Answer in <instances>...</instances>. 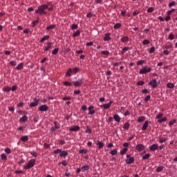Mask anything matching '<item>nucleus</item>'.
Returning a JSON list of instances; mask_svg holds the SVG:
<instances>
[{"label": "nucleus", "mask_w": 177, "mask_h": 177, "mask_svg": "<svg viewBox=\"0 0 177 177\" xmlns=\"http://www.w3.org/2000/svg\"><path fill=\"white\" fill-rule=\"evenodd\" d=\"M173 12H175V8H172L171 10H169V11L167 12V15H168L169 16H171V15H172Z\"/></svg>", "instance_id": "57"}, {"label": "nucleus", "mask_w": 177, "mask_h": 177, "mask_svg": "<svg viewBox=\"0 0 177 177\" xmlns=\"http://www.w3.org/2000/svg\"><path fill=\"white\" fill-rule=\"evenodd\" d=\"M129 127H131V124L129 122H126L124 124L123 128H124V129L128 130V129H129Z\"/></svg>", "instance_id": "36"}, {"label": "nucleus", "mask_w": 177, "mask_h": 177, "mask_svg": "<svg viewBox=\"0 0 177 177\" xmlns=\"http://www.w3.org/2000/svg\"><path fill=\"white\" fill-rule=\"evenodd\" d=\"M69 131H71V132H77V131H80V127L79 126H73Z\"/></svg>", "instance_id": "18"}, {"label": "nucleus", "mask_w": 177, "mask_h": 177, "mask_svg": "<svg viewBox=\"0 0 177 177\" xmlns=\"http://www.w3.org/2000/svg\"><path fill=\"white\" fill-rule=\"evenodd\" d=\"M117 153H118V151H117V149H113V150L111 151V156H116Z\"/></svg>", "instance_id": "48"}, {"label": "nucleus", "mask_w": 177, "mask_h": 177, "mask_svg": "<svg viewBox=\"0 0 177 177\" xmlns=\"http://www.w3.org/2000/svg\"><path fill=\"white\" fill-rule=\"evenodd\" d=\"M113 103V100H111L108 104H104V105H101L100 107H103L104 110H107L111 107V104Z\"/></svg>", "instance_id": "9"}, {"label": "nucleus", "mask_w": 177, "mask_h": 177, "mask_svg": "<svg viewBox=\"0 0 177 177\" xmlns=\"http://www.w3.org/2000/svg\"><path fill=\"white\" fill-rule=\"evenodd\" d=\"M163 169H164V166H160L157 167V169H156V171L158 173H160V172H162Z\"/></svg>", "instance_id": "35"}, {"label": "nucleus", "mask_w": 177, "mask_h": 177, "mask_svg": "<svg viewBox=\"0 0 177 177\" xmlns=\"http://www.w3.org/2000/svg\"><path fill=\"white\" fill-rule=\"evenodd\" d=\"M55 127L51 129L52 132L56 131V129H59L60 128V124L58 122H54Z\"/></svg>", "instance_id": "13"}, {"label": "nucleus", "mask_w": 177, "mask_h": 177, "mask_svg": "<svg viewBox=\"0 0 177 177\" xmlns=\"http://www.w3.org/2000/svg\"><path fill=\"white\" fill-rule=\"evenodd\" d=\"M152 70L151 67L147 68V66H144L142 69L140 70L139 74H147V73H150Z\"/></svg>", "instance_id": "4"}, {"label": "nucleus", "mask_w": 177, "mask_h": 177, "mask_svg": "<svg viewBox=\"0 0 177 177\" xmlns=\"http://www.w3.org/2000/svg\"><path fill=\"white\" fill-rule=\"evenodd\" d=\"M38 23H39V17L37 18V20H35L32 22V27H35V26H37V24H38Z\"/></svg>", "instance_id": "25"}, {"label": "nucleus", "mask_w": 177, "mask_h": 177, "mask_svg": "<svg viewBox=\"0 0 177 177\" xmlns=\"http://www.w3.org/2000/svg\"><path fill=\"white\" fill-rule=\"evenodd\" d=\"M149 85L152 86V88H157V86H158V84H157V80H156V79H153L151 81H150Z\"/></svg>", "instance_id": "10"}, {"label": "nucleus", "mask_w": 177, "mask_h": 177, "mask_svg": "<svg viewBox=\"0 0 177 177\" xmlns=\"http://www.w3.org/2000/svg\"><path fill=\"white\" fill-rule=\"evenodd\" d=\"M169 39H170V41L175 39V35H174L172 33H170L169 35Z\"/></svg>", "instance_id": "44"}, {"label": "nucleus", "mask_w": 177, "mask_h": 177, "mask_svg": "<svg viewBox=\"0 0 177 177\" xmlns=\"http://www.w3.org/2000/svg\"><path fill=\"white\" fill-rule=\"evenodd\" d=\"M148 127H149V120H147L143 124L142 127V131H146Z\"/></svg>", "instance_id": "16"}, {"label": "nucleus", "mask_w": 177, "mask_h": 177, "mask_svg": "<svg viewBox=\"0 0 177 177\" xmlns=\"http://www.w3.org/2000/svg\"><path fill=\"white\" fill-rule=\"evenodd\" d=\"M5 153H6V154H10V153H12V150H10V148H6L4 149Z\"/></svg>", "instance_id": "47"}, {"label": "nucleus", "mask_w": 177, "mask_h": 177, "mask_svg": "<svg viewBox=\"0 0 177 177\" xmlns=\"http://www.w3.org/2000/svg\"><path fill=\"white\" fill-rule=\"evenodd\" d=\"M128 39H129V38L127 36L123 37L121 38V41L122 42H127L128 41Z\"/></svg>", "instance_id": "46"}, {"label": "nucleus", "mask_w": 177, "mask_h": 177, "mask_svg": "<svg viewBox=\"0 0 177 177\" xmlns=\"http://www.w3.org/2000/svg\"><path fill=\"white\" fill-rule=\"evenodd\" d=\"M152 12H154V8L152 7H150L149 8L147 9V12L148 13H152Z\"/></svg>", "instance_id": "60"}, {"label": "nucleus", "mask_w": 177, "mask_h": 177, "mask_svg": "<svg viewBox=\"0 0 177 177\" xmlns=\"http://www.w3.org/2000/svg\"><path fill=\"white\" fill-rule=\"evenodd\" d=\"M110 35H111L110 33H106L105 36L103 38L104 41H111V37H110Z\"/></svg>", "instance_id": "17"}, {"label": "nucleus", "mask_w": 177, "mask_h": 177, "mask_svg": "<svg viewBox=\"0 0 177 177\" xmlns=\"http://www.w3.org/2000/svg\"><path fill=\"white\" fill-rule=\"evenodd\" d=\"M48 9V5L46 4H43L40 6L38 7V9L35 11V13H37L40 15L41 16L42 15H48V12L45 10Z\"/></svg>", "instance_id": "1"}, {"label": "nucleus", "mask_w": 177, "mask_h": 177, "mask_svg": "<svg viewBox=\"0 0 177 177\" xmlns=\"http://www.w3.org/2000/svg\"><path fill=\"white\" fill-rule=\"evenodd\" d=\"M128 49H129V47H124L122 48V55H124L125 53V52H127V50H128Z\"/></svg>", "instance_id": "55"}, {"label": "nucleus", "mask_w": 177, "mask_h": 177, "mask_svg": "<svg viewBox=\"0 0 177 177\" xmlns=\"http://www.w3.org/2000/svg\"><path fill=\"white\" fill-rule=\"evenodd\" d=\"M50 38V35H45L43 37V38H41L39 41V42L41 44H43V42H45V41L49 39Z\"/></svg>", "instance_id": "15"}, {"label": "nucleus", "mask_w": 177, "mask_h": 177, "mask_svg": "<svg viewBox=\"0 0 177 177\" xmlns=\"http://www.w3.org/2000/svg\"><path fill=\"white\" fill-rule=\"evenodd\" d=\"M3 90L4 91V92H10V91L12 90V88H10V87H6Z\"/></svg>", "instance_id": "58"}, {"label": "nucleus", "mask_w": 177, "mask_h": 177, "mask_svg": "<svg viewBox=\"0 0 177 177\" xmlns=\"http://www.w3.org/2000/svg\"><path fill=\"white\" fill-rule=\"evenodd\" d=\"M30 153L31 154V156H33V157H38V154L35 151H30Z\"/></svg>", "instance_id": "49"}, {"label": "nucleus", "mask_w": 177, "mask_h": 177, "mask_svg": "<svg viewBox=\"0 0 177 177\" xmlns=\"http://www.w3.org/2000/svg\"><path fill=\"white\" fill-rule=\"evenodd\" d=\"M89 168V165H84L82 167V172H85V171H88Z\"/></svg>", "instance_id": "29"}, {"label": "nucleus", "mask_w": 177, "mask_h": 177, "mask_svg": "<svg viewBox=\"0 0 177 177\" xmlns=\"http://www.w3.org/2000/svg\"><path fill=\"white\" fill-rule=\"evenodd\" d=\"M101 55H104L105 56H109L110 55V52L107 50H103L101 52Z\"/></svg>", "instance_id": "42"}, {"label": "nucleus", "mask_w": 177, "mask_h": 177, "mask_svg": "<svg viewBox=\"0 0 177 177\" xmlns=\"http://www.w3.org/2000/svg\"><path fill=\"white\" fill-rule=\"evenodd\" d=\"M158 149V145L157 144H153L151 147H149V150L151 151H156Z\"/></svg>", "instance_id": "14"}, {"label": "nucleus", "mask_w": 177, "mask_h": 177, "mask_svg": "<svg viewBox=\"0 0 177 177\" xmlns=\"http://www.w3.org/2000/svg\"><path fill=\"white\" fill-rule=\"evenodd\" d=\"M80 154H86L88 153V150L86 149H82L79 151Z\"/></svg>", "instance_id": "43"}, {"label": "nucleus", "mask_w": 177, "mask_h": 177, "mask_svg": "<svg viewBox=\"0 0 177 177\" xmlns=\"http://www.w3.org/2000/svg\"><path fill=\"white\" fill-rule=\"evenodd\" d=\"M93 109H95V106L93 105H91L88 108V110L89 111L88 112L89 115H93V114H95V110H93Z\"/></svg>", "instance_id": "11"}, {"label": "nucleus", "mask_w": 177, "mask_h": 177, "mask_svg": "<svg viewBox=\"0 0 177 177\" xmlns=\"http://www.w3.org/2000/svg\"><path fill=\"white\" fill-rule=\"evenodd\" d=\"M176 3L175 1H172V2L169 3V8H172V6H175Z\"/></svg>", "instance_id": "61"}, {"label": "nucleus", "mask_w": 177, "mask_h": 177, "mask_svg": "<svg viewBox=\"0 0 177 177\" xmlns=\"http://www.w3.org/2000/svg\"><path fill=\"white\" fill-rule=\"evenodd\" d=\"M127 151H128V148H123L121 151H120V155L121 156H124V154H125L127 153Z\"/></svg>", "instance_id": "33"}, {"label": "nucleus", "mask_w": 177, "mask_h": 177, "mask_svg": "<svg viewBox=\"0 0 177 177\" xmlns=\"http://www.w3.org/2000/svg\"><path fill=\"white\" fill-rule=\"evenodd\" d=\"M146 120V118L145 116H140L138 118V122H143Z\"/></svg>", "instance_id": "34"}, {"label": "nucleus", "mask_w": 177, "mask_h": 177, "mask_svg": "<svg viewBox=\"0 0 177 177\" xmlns=\"http://www.w3.org/2000/svg\"><path fill=\"white\" fill-rule=\"evenodd\" d=\"M59 53V48H56L52 51V55H57Z\"/></svg>", "instance_id": "38"}, {"label": "nucleus", "mask_w": 177, "mask_h": 177, "mask_svg": "<svg viewBox=\"0 0 177 177\" xmlns=\"http://www.w3.org/2000/svg\"><path fill=\"white\" fill-rule=\"evenodd\" d=\"M39 104V99L35 98L34 102H31L29 105V107H37Z\"/></svg>", "instance_id": "6"}, {"label": "nucleus", "mask_w": 177, "mask_h": 177, "mask_svg": "<svg viewBox=\"0 0 177 177\" xmlns=\"http://www.w3.org/2000/svg\"><path fill=\"white\" fill-rule=\"evenodd\" d=\"M145 63V60H140L137 62V66H142Z\"/></svg>", "instance_id": "62"}, {"label": "nucleus", "mask_w": 177, "mask_h": 177, "mask_svg": "<svg viewBox=\"0 0 177 177\" xmlns=\"http://www.w3.org/2000/svg\"><path fill=\"white\" fill-rule=\"evenodd\" d=\"M78 28V25L77 24H73L71 26V30H77Z\"/></svg>", "instance_id": "59"}, {"label": "nucleus", "mask_w": 177, "mask_h": 177, "mask_svg": "<svg viewBox=\"0 0 177 177\" xmlns=\"http://www.w3.org/2000/svg\"><path fill=\"white\" fill-rule=\"evenodd\" d=\"M167 88L169 89H174L175 88V84H174V83H167Z\"/></svg>", "instance_id": "26"}, {"label": "nucleus", "mask_w": 177, "mask_h": 177, "mask_svg": "<svg viewBox=\"0 0 177 177\" xmlns=\"http://www.w3.org/2000/svg\"><path fill=\"white\" fill-rule=\"evenodd\" d=\"M150 99H151V96L150 95H148L145 97V102H149V100H150Z\"/></svg>", "instance_id": "53"}, {"label": "nucleus", "mask_w": 177, "mask_h": 177, "mask_svg": "<svg viewBox=\"0 0 177 177\" xmlns=\"http://www.w3.org/2000/svg\"><path fill=\"white\" fill-rule=\"evenodd\" d=\"M96 145L98 147V149H103L104 143H103L102 141H98L96 143Z\"/></svg>", "instance_id": "20"}, {"label": "nucleus", "mask_w": 177, "mask_h": 177, "mask_svg": "<svg viewBox=\"0 0 177 177\" xmlns=\"http://www.w3.org/2000/svg\"><path fill=\"white\" fill-rule=\"evenodd\" d=\"M24 67V64L20 63L17 67L16 70H23V68Z\"/></svg>", "instance_id": "30"}, {"label": "nucleus", "mask_w": 177, "mask_h": 177, "mask_svg": "<svg viewBox=\"0 0 177 177\" xmlns=\"http://www.w3.org/2000/svg\"><path fill=\"white\" fill-rule=\"evenodd\" d=\"M127 159L125 160V162L126 164H133V162H135V158L133 157H131L130 154H127L126 156Z\"/></svg>", "instance_id": "3"}, {"label": "nucleus", "mask_w": 177, "mask_h": 177, "mask_svg": "<svg viewBox=\"0 0 177 177\" xmlns=\"http://www.w3.org/2000/svg\"><path fill=\"white\" fill-rule=\"evenodd\" d=\"M149 44H150V41H149V40L145 39V40L142 41V44H143V45H149Z\"/></svg>", "instance_id": "56"}, {"label": "nucleus", "mask_w": 177, "mask_h": 177, "mask_svg": "<svg viewBox=\"0 0 177 177\" xmlns=\"http://www.w3.org/2000/svg\"><path fill=\"white\" fill-rule=\"evenodd\" d=\"M121 28V24H120V23L115 24L113 26V28L115 30H118V28Z\"/></svg>", "instance_id": "39"}, {"label": "nucleus", "mask_w": 177, "mask_h": 177, "mask_svg": "<svg viewBox=\"0 0 177 177\" xmlns=\"http://www.w3.org/2000/svg\"><path fill=\"white\" fill-rule=\"evenodd\" d=\"M154 52H156V47L152 46V47L149 49V53H154Z\"/></svg>", "instance_id": "52"}, {"label": "nucleus", "mask_w": 177, "mask_h": 177, "mask_svg": "<svg viewBox=\"0 0 177 177\" xmlns=\"http://www.w3.org/2000/svg\"><path fill=\"white\" fill-rule=\"evenodd\" d=\"M80 34H81V31L80 30H77L76 32H75L73 34L72 37L73 38H75V37H80Z\"/></svg>", "instance_id": "23"}, {"label": "nucleus", "mask_w": 177, "mask_h": 177, "mask_svg": "<svg viewBox=\"0 0 177 177\" xmlns=\"http://www.w3.org/2000/svg\"><path fill=\"white\" fill-rule=\"evenodd\" d=\"M165 121H167V117H164L162 119L158 120V122H159V124H161V122H165Z\"/></svg>", "instance_id": "41"}, {"label": "nucleus", "mask_w": 177, "mask_h": 177, "mask_svg": "<svg viewBox=\"0 0 177 177\" xmlns=\"http://www.w3.org/2000/svg\"><path fill=\"white\" fill-rule=\"evenodd\" d=\"M28 120V117H27V115H24L19 119V121L21 122H26Z\"/></svg>", "instance_id": "22"}, {"label": "nucleus", "mask_w": 177, "mask_h": 177, "mask_svg": "<svg viewBox=\"0 0 177 177\" xmlns=\"http://www.w3.org/2000/svg\"><path fill=\"white\" fill-rule=\"evenodd\" d=\"M63 84L65 86H71L73 85V84L69 82H64Z\"/></svg>", "instance_id": "45"}, {"label": "nucleus", "mask_w": 177, "mask_h": 177, "mask_svg": "<svg viewBox=\"0 0 177 177\" xmlns=\"http://www.w3.org/2000/svg\"><path fill=\"white\" fill-rule=\"evenodd\" d=\"M113 120L116 121V122H120L121 121V118L118 114H115L113 115Z\"/></svg>", "instance_id": "19"}, {"label": "nucleus", "mask_w": 177, "mask_h": 177, "mask_svg": "<svg viewBox=\"0 0 177 177\" xmlns=\"http://www.w3.org/2000/svg\"><path fill=\"white\" fill-rule=\"evenodd\" d=\"M55 28H56V25L53 24V25H50V26H47L46 30H53Z\"/></svg>", "instance_id": "27"}, {"label": "nucleus", "mask_w": 177, "mask_h": 177, "mask_svg": "<svg viewBox=\"0 0 177 177\" xmlns=\"http://www.w3.org/2000/svg\"><path fill=\"white\" fill-rule=\"evenodd\" d=\"M167 140H168V136L167 135H163L159 138V143H165Z\"/></svg>", "instance_id": "7"}, {"label": "nucleus", "mask_w": 177, "mask_h": 177, "mask_svg": "<svg viewBox=\"0 0 177 177\" xmlns=\"http://www.w3.org/2000/svg\"><path fill=\"white\" fill-rule=\"evenodd\" d=\"M150 158V153H146L142 156V160H149Z\"/></svg>", "instance_id": "37"}, {"label": "nucleus", "mask_w": 177, "mask_h": 177, "mask_svg": "<svg viewBox=\"0 0 177 177\" xmlns=\"http://www.w3.org/2000/svg\"><path fill=\"white\" fill-rule=\"evenodd\" d=\"M72 73H73V69L69 68V69L68 70V71L66 72V77H71Z\"/></svg>", "instance_id": "31"}, {"label": "nucleus", "mask_w": 177, "mask_h": 177, "mask_svg": "<svg viewBox=\"0 0 177 177\" xmlns=\"http://www.w3.org/2000/svg\"><path fill=\"white\" fill-rule=\"evenodd\" d=\"M162 115H164V114H162V113H158V114L156 116V120H160V118H161V117H162Z\"/></svg>", "instance_id": "54"}, {"label": "nucleus", "mask_w": 177, "mask_h": 177, "mask_svg": "<svg viewBox=\"0 0 177 177\" xmlns=\"http://www.w3.org/2000/svg\"><path fill=\"white\" fill-rule=\"evenodd\" d=\"M21 142H26L27 140H28V136H24L21 137Z\"/></svg>", "instance_id": "28"}, {"label": "nucleus", "mask_w": 177, "mask_h": 177, "mask_svg": "<svg viewBox=\"0 0 177 177\" xmlns=\"http://www.w3.org/2000/svg\"><path fill=\"white\" fill-rule=\"evenodd\" d=\"M1 158L3 160V161H6V160H8V156L5 153H1Z\"/></svg>", "instance_id": "32"}, {"label": "nucleus", "mask_w": 177, "mask_h": 177, "mask_svg": "<svg viewBox=\"0 0 177 177\" xmlns=\"http://www.w3.org/2000/svg\"><path fill=\"white\" fill-rule=\"evenodd\" d=\"M137 85L138 86H143V85H145V82L143 80L138 81Z\"/></svg>", "instance_id": "40"}, {"label": "nucleus", "mask_w": 177, "mask_h": 177, "mask_svg": "<svg viewBox=\"0 0 177 177\" xmlns=\"http://www.w3.org/2000/svg\"><path fill=\"white\" fill-rule=\"evenodd\" d=\"M16 64H17L16 61H11V62H10V66H16Z\"/></svg>", "instance_id": "63"}, {"label": "nucleus", "mask_w": 177, "mask_h": 177, "mask_svg": "<svg viewBox=\"0 0 177 177\" xmlns=\"http://www.w3.org/2000/svg\"><path fill=\"white\" fill-rule=\"evenodd\" d=\"M75 86H81L84 84V80L81 79L78 81L73 82Z\"/></svg>", "instance_id": "12"}, {"label": "nucleus", "mask_w": 177, "mask_h": 177, "mask_svg": "<svg viewBox=\"0 0 177 177\" xmlns=\"http://www.w3.org/2000/svg\"><path fill=\"white\" fill-rule=\"evenodd\" d=\"M176 123V120H172L171 121L169 122V127H172V125H174V124Z\"/></svg>", "instance_id": "50"}, {"label": "nucleus", "mask_w": 177, "mask_h": 177, "mask_svg": "<svg viewBox=\"0 0 177 177\" xmlns=\"http://www.w3.org/2000/svg\"><path fill=\"white\" fill-rule=\"evenodd\" d=\"M53 43L48 42V46L44 48V52H48L52 48Z\"/></svg>", "instance_id": "21"}, {"label": "nucleus", "mask_w": 177, "mask_h": 177, "mask_svg": "<svg viewBox=\"0 0 177 177\" xmlns=\"http://www.w3.org/2000/svg\"><path fill=\"white\" fill-rule=\"evenodd\" d=\"M145 149V145H143V144H138L136 147V150H137V151H143Z\"/></svg>", "instance_id": "8"}, {"label": "nucleus", "mask_w": 177, "mask_h": 177, "mask_svg": "<svg viewBox=\"0 0 177 177\" xmlns=\"http://www.w3.org/2000/svg\"><path fill=\"white\" fill-rule=\"evenodd\" d=\"M15 174H24V171L23 170H16Z\"/></svg>", "instance_id": "64"}, {"label": "nucleus", "mask_w": 177, "mask_h": 177, "mask_svg": "<svg viewBox=\"0 0 177 177\" xmlns=\"http://www.w3.org/2000/svg\"><path fill=\"white\" fill-rule=\"evenodd\" d=\"M61 152H62V149H57L53 151L54 154H58V153H61Z\"/></svg>", "instance_id": "51"}, {"label": "nucleus", "mask_w": 177, "mask_h": 177, "mask_svg": "<svg viewBox=\"0 0 177 177\" xmlns=\"http://www.w3.org/2000/svg\"><path fill=\"white\" fill-rule=\"evenodd\" d=\"M36 161L35 159H30L28 164L24 166V169H31L35 165Z\"/></svg>", "instance_id": "2"}, {"label": "nucleus", "mask_w": 177, "mask_h": 177, "mask_svg": "<svg viewBox=\"0 0 177 177\" xmlns=\"http://www.w3.org/2000/svg\"><path fill=\"white\" fill-rule=\"evenodd\" d=\"M38 110L39 111H41V112L48 111V110H49V107L46 104L41 105L39 107Z\"/></svg>", "instance_id": "5"}, {"label": "nucleus", "mask_w": 177, "mask_h": 177, "mask_svg": "<svg viewBox=\"0 0 177 177\" xmlns=\"http://www.w3.org/2000/svg\"><path fill=\"white\" fill-rule=\"evenodd\" d=\"M68 156V153H67V151H63L59 154V157H67Z\"/></svg>", "instance_id": "24"}]
</instances>
